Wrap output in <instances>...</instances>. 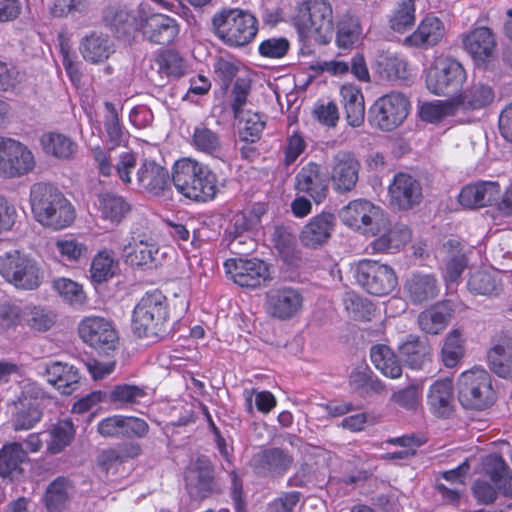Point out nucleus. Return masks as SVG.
<instances>
[{
    "label": "nucleus",
    "mask_w": 512,
    "mask_h": 512,
    "mask_svg": "<svg viewBox=\"0 0 512 512\" xmlns=\"http://www.w3.org/2000/svg\"><path fill=\"white\" fill-rule=\"evenodd\" d=\"M131 0H111L103 10V20L116 31L128 32L136 29L145 40L153 44L169 45L179 35L178 22L162 13H151L145 2L137 5V11L130 9Z\"/></svg>",
    "instance_id": "f257e3e1"
},
{
    "label": "nucleus",
    "mask_w": 512,
    "mask_h": 512,
    "mask_svg": "<svg viewBox=\"0 0 512 512\" xmlns=\"http://www.w3.org/2000/svg\"><path fill=\"white\" fill-rule=\"evenodd\" d=\"M172 182L184 197L196 202L213 200L218 193V177L204 163L181 158L172 167Z\"/></svg>",
    "instance_id": "f03ea898"
},
{
    "label": "nucleus",
    "mask_w": 512,
    "mask_h": 512,
    "mask_svg": "<svg viewBox=\"0 0 512 512\" xmlns=\"http://www.w3.org/2000/svg\"><path fill=\"white\" fill-rule=\"evenodd\" d=\"M30 203L36 220L45 227L61 230L75 220L71 202L50 184L35 183L30 190Z\"/></svg>",
    "instance_id": "7ed1b4c3"
},
{
    "label": "nucleus",
    "mask_w": 512,
    "mask_h": 512,
    "mask_svg": "<svg viewBox=\"0 0 512 512\" xmlns=\"http://www.w3.org/2000/svg\"><path fill=\"white\" fill-rule=\"evenodd\" d=\"M169 321V304L160 290L146 292L133 310L132 329L140 338L162 336Z\"/></svg>",
    "instance_id": "20e7f679"
},
{
    "label": "nucleus",
    "mask_w": 512,
    "mask_h": 512,
    "mask_svg": "<svg viewBox=\"0 0 512 512\" xmlns=\"http://www.w3.org/2000/svg\"><path fill=\"white\" fill-rule=\"evenodd\" d=\"M212 24L216 36L232 47L249 44L258 32L256 17L240 9H228L215 14Z\"/></svg>",
    "instance_id": "39448f33"
},
{
    "label": "nucleus",
    "mask_w": 512,
    "mask_h": 512,
    "mask_svg": "<svg viewBox=\"0 0 512 512\" xmlns=\"http://www.w3.org/2000/svg\"><path fill=\"white\" fill-rule=\"evenodd\" d=\"M457 395L459 403L466 410L482 411L496 401L492 377L482 368H473L460 375Z\"/></svg>",
    "instance_id": "423d86ee"
},
{
    "label": "nucleus",
    "mask_w": 512,
    "mask_h": 512,
    "mask_svg": "<svg viewBox=\"0 0 512 512\" xmlns=\"http://www.w3.org/2000/svg\"><path fill=\"white\" fill-rule=\"evenodd\" d=\"M339 217L347 227L369 236L381 234L389 224L385 210L366 199L350 201L339 211Z\"/></svg>",
    "instance_id": "0eeeda50"
},
{
    "label": "nucleus",
    "mask_w": 512,
    "mask_h": 512,
    "mask_svg": "<svg viewBox=\"0 0 512 512\" xmlns=\"http://www.w3.org/2000/svg\"><path fill=\"white\" fill-rule=\"evenodd\" d=\"M353 275L359 286L375 296L390 294L398 284V278L392 267L369 259L359 261Z\"/></svg>",
    "instance_id": "6e6552de"
},
{
    "label": "nucleus",
    "mask_w": 512,
    "mask_h": 512,
    "mask_svg": "<svg viewBox=\"0 0 512 512\" xmlns=\"http://www.w3.org/2000/svg\"><path fill=\"white\" fill-rule=\"evenodd\" d=\"M0 274L15 287L32 290L42 282V274L36 262L19 251L0 256Z\"/></svg>",
    "instance_id": "1a4fd4ad"
},
{
    "label": "nucleus",
    "mask_w": 512,
    "mask_h": 512,
    "mask_svg": "<svg viewBox=\"0 0 512 512\" xmlns=\"http://www.w3.org/2000/svg\"><path fill=\"white\" fill-rule=\"evenodd\" d=\"M43 389L35 382L23 381L21 392L14 402L12 415L16 431L32 429L42 418Z\"/></svg>",
    "instance_id": "9d476101"
},
{
    "label": "nucleus",
    "mask_w": 512,
    "mask_h": 512,
    "mask_svg": "<svg viewBox=\"0 0 512 512\" xmlns=\"http://www.w3.org/2000/svg\"><path fill=\"white\" fill-rule=\"evenodd\" d=\"M466 79V73L460 62L452 58L438 60L429 68L426 86L436 95L450 96L460 90Z\"/></svg>",
    "instance_id": "9b49d317"
},
{
    "label": "nucleus",
    "mask_w": 512,
    "mask_h": 512,
    "mask_svg": "<svg viewBox=\"0 0 512 512\" xmlns=\"http://www.w3.org/2000/svg\"><path fill=\"white\" fill-rule=\"evenodd\" d=\"M409 100L400 92L380 97L370 109V122L381 130L391 131L398 127L409 113Z\"/></svg>",
    "instance_id": "f8f14e48"
},
{
    "label": "nucleus",
    "mask_w": 512,
    "mask_h": 512,
    "mask_svg": "<svg viewBox=\"0 0 512 512\" xmlns=\"http://www.w3.org/2000/svg\"><path fill=\"white\" fill-rule=\"evenodd\" d=\"M78 333L84 343L103 352L114 350L119 340L113 323L100 316L83 318L78 325Z\"/></svg>",
    "instance_id": "ddd939ff"
},
{
    "label": "nucleus",
    "mask_w": 512,
    "mask_h": 512,
    "mask_svg": "<svg viewBox=\"0 0 512 512\" xmlns=\"http://www.w3.org/2000/svg\"><path fill=\"white\" fill-rule=\"evenodd\" d=\"M226 274L241 287L255 288L269 278L268 265L257 258H234L224 263Z\"/></svg>",
    "instance_id": "4468645a"
},
{
    "label": "nucleus",
    "mask_w": 512,
    "mask_h": 512,
    "mask_svg": "<svg viewBox=\"0 0 512 512\" xmlns=\"http://www.w3.org/2000/svg\"><path fill=\"white\" fill-rule=\"evenodd\" d=\"M2 152L8 157L6 163H0V177L19 178L31 173L36 160L33 152L23 143L12 139L2 146Z\"/></svg>",
    "instance_id": "2eb2a0df"
},
{
    "label": "nucleus",
    "mask_w": 512,
    "mask_h": 512,
    "mask_svg": "<svg viewBox=\"0 0 512 512\" xmlns=\"http://www.w3.org/2000/svg\"><path fill=\"white\" fill-rule=\"evenodd\" d=\"M388 197L392 207L407 211L420 204L422 186L412 175L399 172L394 175L388 187Z\"/></svg>",
    "instance_id": "dca6fc26"
},
{
    "label": "nucleus",
    "mask_w": 512,
    "mask_h": 512,
    "mask_svg": "<svg viewBox=\"0 0 512 512\" xmlns=\"http://www.w3.org/2000/svg\"><path fill=\"white\" fill-rule=\"evenodd\" d=\"M302 305V294L292 287L273 288L266 294V311L268 315L279 320L295 317L302 309Z\"/></svg>",
    "instance_id": "f3484780"
},
{
    "label": "nucleus",
    "mask_w": 512,
    "mask_h": 512,
    "mask_svg": "<svg viewBox=\"0 0 512 512\" xmlns=\"http://www.w3.org/2000/svg\"><path fill=\"white\" fill-rule=\"evenodd\" d=\"M294 462L293 456L281 448H265L253 455L251 466L254 472L263 477H281Z\"/></svg>",
    "instance_id": "a211bd4d"
},
{
    "label": "nucleus",
    "mask_w": 512,
    "mask_h": 512,
    "mask_svg": "<svg viewBox=\"0 0 512 512\" xmlns=\"http://www.w3.org/2000/svg\"><path fill=\"white\" fill-rule=\"evenodd\" d=\"M186 489L194 500L206 498L212 491L213 469L207 458L191 462L185 472Z\"/></svg>",
    "instance_id": "6ab92c4d"
},
{
    "label": "nucleus",
    "mask_w": 512,
    "mask_h": 512,
    "mask_svg": "<svg viewBox=\"0 0 512 512\" xmlns=\"http://www.w3.org/2000/svg\"><path fill=\"white\" fill-rule=\"evenodd\" d=\"M136 181L139 188L153 196H166L171 191L170 175L164 167L154 161H145L138 168Z\"/></svg>",
    "instance_id": "aec40b11"
},
{
    "label": "nucleus",
    "mask_w": 512,
    "mask_h": 512,
    "mask_svg": "<svg viewBox=\"0 0 512 512\" xmlns=\"http://www.w3.org/2000/svg\"><path fill=\"white\" fill-rule=\"evenodd\" d=\"M360 163L348 152H338L333 158L331 179L339 192H349L358 181Z\"/></svg>",
    "instance_id": "412c9836"
},
{
    "label": "nucleus",
    "mask_w": 512,
    "mask_h": 512,
    "mask_svg": "<svg viewBox=\"0 0 512 512\" xmlns=\"http://www.w3.org/2000/svg\"><path fill=\"white\" fill-rule=\"evenodd\" d=\"M500 192V185L496 181H477L464 186L458 200L463 207L482 208L495 202Z\"/></svg>",
    "instance_id": "4be33fe9"
},
{
    "label": "nucleus",
    "mask_w": 512,
    "mask_h": 512,
    "mask_svg": "<svg viewBox=\"0 0 512 512\" xmlns=\"http://www.w3.org/2000/svg\"><path fill=\"white\" fill-rule=\"evenodd\" d=\"M158 251V245L151 236L138 233H133L130 241L123 248L126 262L132 266L153 264Z\"/></svg>",
    "instance_id": "5701e85b"
},
{
    "label": "nucleus",
    "mask_w": 512,
    "mask_h": 512,
    "mask_svg": "<svg viewBox=\"0 0 512 512\" xmlns=\"http://www.w3.org/2000/svg\"><path fill=\"white\" fill-rule=\"evenodd\" d=\"M453 383L449 378L435 381L427 394L431 413L438 418H449L454 410Z\"/></svg>",
    "instance_id": "b1692460"
},
{
    "label": "nucleus",
    "mask_w": 512,
    "mask_h": 512,
    "mask_svg": "<svg viewBox=\"0 0 512 512\" xmlns=\"http://www.w3.org/2000/svg\"><path fill=\"white\" fill-rule=\"evenodd\" d=\"M349 386L354 394L363 399L381 396L386 392L383 382L367 365L357 366L351 372Z\"/></svg>",
    "instance_id": "393cba45"
},
{
    "label": "nucleus",
    "mask_w": 512,
    "mask_h": 512,
    "mask_svg": "<svg viewBox=\"0 0 512 512\" xmlns=\"http://www.w3.org/2000/svg\"><path fill=\"white\" fill-rule=\"evenodd\" d=\"M404 292L413 304H422L438 296V281L432 274L416 272L407 278Z\"/></svg>",
    "instance_id": "a878e982"
},
{
    "label": "nucleus",
    "mask_w": 512,
    "mask_h": 512,
    "mask_svg": "<svg viewBox=\"0 0 512 512\" xmlns=\"http://www.w3.org/2000/svg\"><path fill=\"white\" fill-rule=\"evenodd\" d=\"M47 381L64 395L73 393L80 380V374L76 367L69 363L55 361L45 367Z\"/></svg>",
    "instance_id": "bb28decb"
},
{
    "label": "nucleus",
    "mask_w": 512,
    "mask_h": 512,
    "mask_svg": "<svg viewBox=\"0 0 512 512\" xmlns=\"http://www.w3.org/2000/svg\"><path fill=\"white\" fill-rule=\"evenodd\" d=\"M490 369L501 378H512V338L506 335L494 339L487 353Z\"/></svg>",
    "instance_id": "cd10ccee"
},
{
    "label": "nucleus",
    "mask_w": 512,
    "mask_h": 512,
    "mask_svg": "<svg viewBox=\"0 0 512 512\" xmlns=\"http://www.w3.org/2000/svg\"><path fill=\"white\" fill-rule=\"evenodd\" d=\"M463 45L474 60L484 63L493 56L495 38L488 27H478L465 35Z\"/></svg>",
    "instance_id": "c85d7f7f"
},
{
    "label": "nucleus",
    "mask_w": 512,
    "mask_h": 512,
    "mask_svg": "<svg viewBox=\"0 0 512 512\" xmlns=\"http://www.w3.org/2000/svg\"><path fill=\"white\" fill-rule=\"evenodd\" d=\"M402 362L411 369H423L431 361V347L426 339L409 335L399 346Z\"/></svg>",
    "instance_id": "c756f323"
},
{
    "label": "nucleus",
    "mask_w": 512,
    "mask_h": 512,
    "mask_svg": "<svg viewBox=\"0 0 512 512\" xmlns=\"http://www.w3.org/2000/svg\"><path fill=\"white\" fill-rule=\"evenodd\" d=\"M381 233L369 245L373 253H395L411 238L410 228L403 223H395L393 226L389 223Z\"/></svg>",
    "instance_id": "7c9ffc66"
},
{
    "label": "nucleus",
    "mask_w": 512,
    "mask_h": 512,
    "mask_svg": "<svg viewBox=\"0 0 512 512\" xmlns=\"http://www.w3.org/2000/svg\"><path fill=\"white\" fill-rule=\"evenodd\" d=\"M445 34L443 22L437 17H426L417 30L405 38L404 43L412 47L428 48L438 44Z\"/></svg>",
    "instance_id": "2f4dec72"
},
{
    "label": "nucleus",
    "mask_w": 512,
    "mask_h": 512,
    "mask_svg": "<svg viewBox=\"0 0 512 512\" xmlns=\"http://www.w3.org/2000/svg\"><path fill=\"white\" fill-rule=\"evenodd\" d=\"M319 3V0H300L298 4L295 25L300 37L306 42L320 41V28L313 20V17L320 11Z\"/></svg>",
    "instance_id": "473e14b6"
},
{
    "label": "nucleus",
    "mask_w": 512,
    "mask_h": 512,
    "mask_svg": "<svg viewBox=\"0 0 512 512\" xmlns=\"http://www.w3.org/2000/svg\"><path fill=\"white\" fill-rule=\"evenodd\" d=\"M452 314L453 308L448 301L439 302L419 314V327L427 334H439L448 325Z\"/></svg>",
    "instance_id": "72a5a7b5"
},
{
    "label": "nucleus",
    "mask_w": 512,
    "mask_h": 512,
    "mask_svg": "<svg viewBox=\"0 0 512 512\" xmlns=\"http://www.w3.org/2000/svg\"><path fill=\"white\" fill-rule=\"evenodd\" d=\"M43 151L60 160H70L78 150V144L68 135L59 132H46L40 137Z\"/></svg>",
    "instance_id": "f704fd0d"
},
{
    "label": "nucleus",
    "mask_w": 512,
    "mask_h": 512,
    "mask_svg": "<svg viewBox=\"0 0 512 512\" xmlns=\"http://www.w3.org/2000/svg\"><path fill=\"white\" fill-rule=\"evenodd\" d=\"M83 58L93 64L104 62L114 52L112 41L107 35L93 32L80 43Z\"/></svg>",
    "instance_id": "c9c22d12"
},
{
    "label": "nucleus",
    "mask_w": 512,
    "mask_h": 512,
    "mask_svg": "<svg viewBox=\"0 0 512 512\" xmlns=\"http://www.w3.org/2000/svg\"><path fill=\"white\" fill-rule=\"evenodd\" d=\"M495 98L493 88L488 84L475 83L458 94L453 102L463 109H482L489 106Z\"/></svg>",
    "instance_id": "e433bc0d"
},
{
    "label": "nucleus",
    "mask_w": 512,
    "mask_h": 512,
    "mask_svg": "<svg viewBox=\"0 0 512 512\" xmlns=\"http://www.w3.org/2000/svg\"><path fill=\"white\" fill-rule=\"evenodd\" d=\"M97 209L102 220L118 225L130 211V205L122 196L105 193L98 196Z\"/></svg>",
    "instance_id": "4c0bfd02"
},
{
    "label": "nucleus",
    "mask_w": 512,
    "mask_h": 512,
    "mask_svg": "<svg viewBox=\"0 0 512 512\" xmlns=\"http://www.w3.org/2000/svg\"><path fill=\"white\" fill-rule=\"evenodd\" d=\"M74 485L69 478L57 477L47 487L45 505L49 512H61L74 494Z\"/></svg>",
    "instance_id": "58836bf2"
},
{
    "label": "nucleus",
    "mask_w": 512,
    "mask_h": 512,
    "mask_svg": "<svg viewBox=\"0 0 512 512\" xmlns=\"http://www.w3.org/2000/svg\"><path fill=\"white\" fill-rule=\"evenodd\" d=\"M27 460V451L19 442L5 444L0 450V476L5 478L19 473Z\"/></svg>",
    "instance_id": "ea45409f"
},
{
    "label": "nucleus",
    "mask_w": 512,
    "mask_h": 512,
    "mask_svg": "<svg viewBox=\"0 0 512 512\" xmlns=\"http://www.w3.org/2000/svg\"><path fill=\"white\" fill-rule=\"evenodd\" d=\"M370 358L376 369L390 378H398L402 374V368L394 352L386 345L373 346L370 350Z\"/></svg>",
    "instance_id": "a19ab883"
},
{
    "label": "nucleus",
    "mask_w": 512,
    "mask_h": 512,
    "mask_svg": "<svg viewBox=\"0 0 512 512\" xmlns=\"http://www.w3.org/2000/svg\"><path fill=\"white\" fill-rule=\"evenodd\" d=\"M341 94L344 99L346 119L352 127H359L365 116L364 98L359 90L343 88Z\"/></svg>",
    "instance_id": "79ce46f5"
},
{
    "label": "nucleus",
    "mask_w": 512,
    "mask_h": 512,
    "mask_svg": "<svg viewBox=\"0 0 512 512\" xmlns=\"http://www.w3.org/2000/svg\"><path fill=\"white\" fill-rule=\"evenodd\" d=\"M320 166L317 163H309L302 167L296 176V189L299 192L309 194L315 203L320 198Z\"/></svg>",
    "instance_id": "37998d69"
},
{
    "label": "nucleus",
    "mask_w": 512,
    "mask_h": 512,
    "mask_svg": "<svg viewBox=\"0 0 512 512\" xmlns=\"http://www.w3.org/2000/svg\"><path fill=\"white\" fill-rule=\"evenodd\" d=\"M191 144L197 151L211 156H216L221 151L219 135L203 124L194 128Z\"/></svg>",
    "instance_id": "c03bdc74"
},
{
    "label": "nucleus",
    "mask_w": 512,
    "mask_h": 512,
    "mask_svg": "<svg viewBox=\"0 0 512 512\" xmlns=\"http://www.w3.org/2000/svg\"><path fill=\"white\" fill-rule=\"evenodd\" d=\"M53 290L62 300L73 307H80L86 302V294L82 285L65 277L56 278L52 281Z\"/></svg>",
    "instance_id": "a18cd8bd"
},
{
    "label": "nucleus",
    "mask_w": 512,
    "mask_h": 512,
    "mask_svg": "<svg viewBox=\"0 0 512 512\" xmlns=\"http://www.w3.org/2000/svg\"><path fill=\"white\" fill-rule=\"evenodd\" d=\"M377 72L388 80L406 79L408 76L407 62L396 54H381L377 59Z\"/></svg>",
    "instance_id": "49530a36"
},
{
    "label": "nucleus",
    "mask_w": 512,
    "mask_h": 512,
    "mask_svg": "<svg viewBox=\"0 0 512 512\" xmlns=\"http://www.w3.org/2000/svg\"><path fill=\"white\" fill-rule=\"evenodd\" d=\"M464 339L460 329L452 330L445 338L441 357L447 368L455 367L464 355Z\"/></svg>",
    "instance_id": "de8ad7c7"
},
{
    "label": "nucleus",
    "mask_w": 512,
    "mask_h": 512,
    "mask_svg": "<svg viewBox=\"0 0 512 512\" xmlns=\"http://www.w3.org/2000/svg\"><path fill=\"white\" fill-rule=\"evenodd\" d=\"M75 435L74 424L70 419L59 420L50 430L48 450L53 453L61 452L73 440Z\"/></svg>",
    "instance_id": "09e8293b"
},
{
    "label": "nucleus",
    "mask_w": 512,
    "mask_h": 512,
    "mask_svg": "<svg viewBox=\"0 0 512 512\" xmlns=\"http://www.w3.org/2000/svg\"><path fill=\"white\" fill-rule=\"evenodd\" d=\"M55 247L62 259L69 262H78L82 258H86L89 253L86 243L73 235L59 238L55 242Z\"/></svg>",
    "instance_id": "8fccbe9b"
},
{
    "label": "nucleus",
    "mask_w": 512,
    "mask_h": 512,
    "mask_svg": "<svg viewBox=\"0 0 512 512\" xmlns=\"http://www.w3.org/2000/svg\"><path fill=\"white\" fill-rule=\"evenodd\" d=\"M362 33L357 17L345 15L338 23L336 42L340 48L348 49L358 42Z\"/></svg>",
    "instance_id": "3c124183"
},
{
    "label": "nucleus",
    "mask_w": 512,
    "mask_h": 512,
    "mask_svg": "<svg viewBox=\"0 0 512 512\" xmlns=\"http://www.w3.org/2000/svg\"><path fill=\"white\" fill-rule=\"evenodd\" d=\"M118 268L117 262L108 250L99 251L93 258L90 268L91 278L102 283L113 277Z\"/></svg>",
    "instance_id": "603ef678"
},
{
    "label": "nucleus",
    "mask_w": 512,
    "mask_h": 512,
    "mask_svg": "<svg viewBox=\"0 0 512 512\" xmlns=\"http://www.w3.org/2000/svg\"><path fill=\"white\" fill-rule=\"evenodd\" d=\"M106 115L104 119V128L109 142L119 146L126 141L127 133L120 123L119 113L115 105L111 102H105Z\"/></svg>",
    "instance_id": "864d4df0"
},
{
    "label": "nucleus",
    "mask_w": 512,
    "mask_h": 512,
    "mask_svg": "<svg viewBox=\"0 0 512 512\" xmlns=\"http://www.w3.org/2000/svg\"><path fill=\"white\" fill-rule=\"evenodd\" d=\"M415 0H403L390 17V27L396 32H404L415 23Z\"/></svg>",
    "instance_id": "5fc2aeb1"
},
{
    "label": "nucleus",
    "mask_w": 512,
    "mask_h": 512,
    "mask_svg": "<svg viewBox=\"0 0 512 512\" xmlns=\"http://www.w3.org/2000/svg\"><path fill=\"white\" fill-rule=\"evenodd\" d=\"M467 288L474 294L492 295L499 292L500 284L491 273L476 271L471 274L467 282Z\"/></svg>",
    "instance_id": "6e6d98bb"
},
{
    "label": "nucleus",
    "mask_w": 512,
    "mask_h": 512,
    "mask_svg": "<svg viewBox=\"0 0 512 512\" xmlns=\"http://www.w3.org/2000/svg\"><path fill=\"white\" fill-rule=\"evenodd\" d=\"M23 321L33 330L42 332L47 331L55 322L54 315L41 307H24Z\"/></svg>",
    "instance_id": "4d7b16f0"
},
{
    "label": "nucleus",
    "mask_w": 512,
    "mask_h": 512,
    "mask_svg": "<svg viewBox=\"0 0 512 512\" xmlns=\"http://www.w3.org/2000/svg\"><path fill=\"white\" fill-rule=\"evenodd\" d=\"M159 67V73L167 77H180L185 72L183 58L173 50H167L161 53L156 60Z\"/></svg>",
    "instance_id": "13d9d810"
},
{
    "label": "nucleus",
    "mask_w": 512,
    "mask_h": 512,
    "mask_svg": "<svg viewBox=\"0 0 512 512\" xmlns=\"http://www.w3.org/2000/svg\"><path fill=\"white\" fill-rule=\"evenodd\" d=\"M243 124L241 135L245 141L255 142L259 139L265 127V121L258 113L246 111L240 117H235Z\"/></svg>",
    "instance_id": "bf43d9fd"
},
{
    "label": "nucleus",
    "mask_w": 512,
    "mask_h": 512,
    "mask_svg": "<svg viewBox=\"0 0 512 512\" xmlns=\"http://www.w3.org/2000/svg\"><path fill=\"white\" fill-rule=\"evenodd\" d=\"M146 396V391L135 385H118L110 393L111 402L119 405L126 406L130 404L139 403L141 399Z\"/></svg>",
    "instance_id": "052dcab7"
},
{
    "label": "nucleus",
    "mask_w": 512,
    "mask_h": 512,
    "mask_svg": "<svg viewBox=\"0 0 512 512\" xmlns=\"http://www.w3.org/2000/svg\"><path fill=\"white\" fill-rule=\"evenodd\" d=\"M343 301L345 309L353 319L359 321L370 320L373 306L369 301L353 293H347Z\"/></svg>",
    "instance_id": "680f3d73"
},
{
    "label": "nucleus",
    "mask_w": 512,
    "mask_h": 512,
    "mask_svg": "<svg viewBox=\"0 0 512 512\" xmlns=\"http://www.w3.org/2000/svg\"><path fill=\"white\" fill-rule=\"evenodd\" d=\"M255 402V406L258 411L262 413H269L276 406V399L274 395L269 391H259L256 392L254 390H246L245 391V405L246 410L249 414H253V404Z\"/></svg>",
    "instance_id": "e2e57ef3"
},
{
    "label": "nucleus",
    "mask_w": 512,
    "mask_h": 512,
    "mask_svg": "<svg viewBox=\"0 0 512 512\" xmlns=\"http://www.w3.org/2000/svg\"><path fill=\"white\" fill-rule=\"evenodd\" d=\"M290 44L284 37H272L263 40L258 47L259 54L265 58L279 59L284 57Z\"/></svg>",
    "instance_id": "0e129e2a"
},
{
    "label": "nucleus",
    "mask_w": 512,
    "mask_h": 512,
    "mask_svg": "<svg viewBox=\"0 0 512 512\" xmlns=\"http://www.w3.org/2000/svg\"><path fill=\"white\" fill-rule=\"evenodd\" d=\"M483 473L495 484L504 476L510 467L502 456L498 454H489L482 461Z\"/></svg>",
    "instance_id": "69168bd1"
},
{
    "label": "nucleus",
    "mask_w": 512,
    "mask_h": 512,
    "mask_svg": "<svg viewBox=\"0 0 512 512\" xmlns=\"http://www.w3.org/2000/svg\"><path fill=\"white\" fill-rule=\"evenodd\" d=\"M306 141L303 135L298 131H293L288 135L284 149V164L289 166L305 151Z\"/></svg>",
    "instance_id": "338daca9"
},
{
    "label": "nucleus",
    "mask_w": 512,
    "mask_h": 512,
    "mask_svg": "<svg viewBox=\"0 0 512 512\" xmlns=\"http://www.w3.org/2000/svg\"><path fill=\"white\" fill-rule=\"evenodd\" d=\"M300 498L301 494L297 491L282 492L269 502L266 512H293Z\"/></svg>",
    "instance_id": "774afa93"
}]
</instances>
